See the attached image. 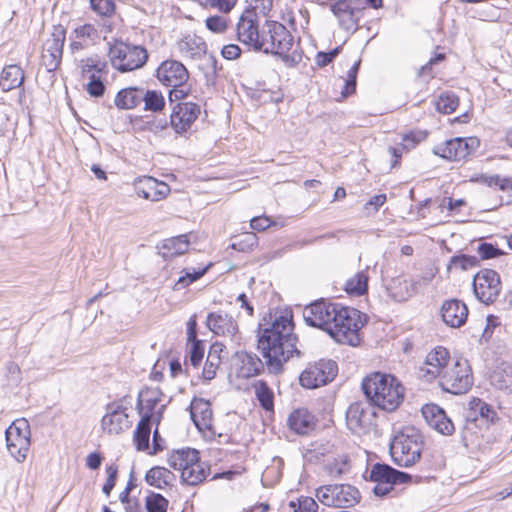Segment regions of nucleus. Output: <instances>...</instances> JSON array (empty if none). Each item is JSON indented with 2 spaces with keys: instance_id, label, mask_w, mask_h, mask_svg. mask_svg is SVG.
<instances>
[{
  "instance_id": "6ab92c4d",
  "label": "nucleus",
  "mask_w": 512,
  "mask_h": 512,
  "mask_svg": "<svg viewBox=\"0 0 512 512\" xmlns=\"http://www.w3.org/2000/svg\"><path fill=\"white\" fill-rule=\"evenodd\" d=\"M452 362L448 350L438 346L431 350L420 367L419 375L427 382L440 379L446 368Z\"/></svg>"
},
{
  "instance_id": "79ce46f5",
  "label": "nucleus",
  "mask_w": 512,
  "mask_h": 512,
  "mask_svg": "<svg viewBox=\"0 0 512 512\" xmlns=\"http://www.w3.org/2000/svg\"><path fill=\"white\" fill-rule=\"evenodd\" d=\"M490 380L491 384L497 389L512 393V366L497 367L493 371Z\"/></svg>"
},
{
  "instance_id": "412c9836",
  "label": "nucleus",
  "mask_w": 512,
  "mask_h": 512,
  "mask_svg": "<svg viewBox=\"0 0 512 512\" xmlns=\"http://www.w3.org/2000/svg\"><path fill=\"white\" fill-rule=\"evenodd\" d=\"M338 306V304L325 300L315 301L304 308L303 318L309 326L320 328L327 332Z\"/></svg>"
},
{
  "instance_id": "c85d7f7f",
  "label": "nucleus",
  "mask_w": 512,
  "mask_h": 512,
  "mask_svg": "<svg viewBox=\"0 0 512 512\" xmlns=\"http://www.w3.org/2000/svg\"><path fill=\"white\" fill-rule=\"evenodd\" d=\"M25 75L23 70L18 65L5 66L0 74V87L2 91L8 92L13 89H19L18 92V103L19 105L24 104L25 100V89L23 83Z\"/></svg>"
},
{
  "instance_id": "de8ad7c7",
  "label": "nucleus",
  "mask_w": 512,
  "mask_h": 512,
  "mask_svg": "<svg viewBox=\"0 0 512 512\" xmlns=\"http://www.w3.org/2000/svg\"><path fill=\"white\" fill-rule=\"evenodd\" d=\"M144 110L159 112L163 110L165 106V98L160 91L156 90H144Z\"/></svg>"
},
{
  "instance_id": "f3484780",
  "label": "nucleus",
  "mask_w": 512,
  "mask_h": 512,
  "mask_svg": "<svg viewBox=\"0 0 512 512\" xmlns=\"http://www.w3.org/2000/svg\"><path fill=\"white\" fill-rule=\"evenodd\" d=\"M364 7V0H338L330 5V11L342 28L355 30Z\"/></svg>"
},
{
  "instance_id": "f8f14e48",
  "label": "nucleus",
  "mask_w": 512,
  "mask_h": 512,
  "mask_svg": "<svg viewBox=\"0 0 512 512\" xmlns=\"http://www.w3.org/2000/svg\"><path fill=\"white\" fill-rule=\"evenodd\" d=\"M81 74L86 81L84 87L91 97H101L104 95L106 86L104 81L107 79V65L98 60L88 58L82 62Z\"/></svg>"
},
{
  "instance_id": "8fccbe9b",
  "label": "nucleus",
  "mask_w": 512,
  "mask_h": 512,
  "mask_svg": "<svg viewBox=\"0 0 512 512\" xmlns=\"http://www.w3.org/2000/svg\"><path fill=\"white\" fill-rule=\"evenodd\" d=\"M13 113L14 109L10 104L0 103V136L13 129L15 125Z\"/></svg>"
},
{
  "instance_id": "aec40b11",
  "label": "nucleus",
  "mask_w": 512,
  "mask_h": 512,
  "mask_svg": "<svg viewBox=\"0 0 512 512\" xmlns=\"http://www.w3.org/2000/svg\"><path fill=\"white\" fill-rule=\"evenodd\" d=\"M126 410L123 400L109 403L101 419L102 430L107 434L117 435L130 428L131 421Z\"/></svg>"
},
{
  "instance_id": "a878e982",
  "label": "nucleus",
  "mask_w": 512,
  "mask_h": 512,
  "mask_svg": "<svg viewBox=\"0 0 512 512\" xmlns=\"http://www.w3.org/2000/svg\"><path fill=\"white\" fill-rule=\"evenodd\" d=\"M422 415L427 424L442 435H452L455 427L445 411L436 404H426L422 407Z\"/></svg>"
},
{
  "instance_id": "1a4fd4ad",
  "label": "nucleus",
  "mask_w": 512,
  "mask_h": 512,
  "mask_svg": "<svg viewBox=\"0 0 512 512\" xmlns=\"http://www.w3.org/2000/svg\"><path fill=\"white\" fill-rule=\"evenodd\" d=\"M109 58L115 69L128 72L141 68L148 59V53L141 46L118 43L110 48Z\"/></svg>"
},
{
  "instance_id": "a211bd4d",
  "label": "nucleus",
  "mask_w": 512,
  "mask_h": 512,
  "mask_svg": "<svg viewBox=\"0 0 512 512\" xmlns=\"http://www.w3.org/2000/svg\"><path fill=\"white\" fill-rule=\"evenodd\" d=\"M370 479L376 483L373 491L378 496L387 495L397 483H405L409 475L399 472L386 464H375L370 471Z\"/></svg>"
},
{
  "instance_id": "4d7b16f0",
  "label": "nucleus",
  "mask_w": 512,
  "mask_h": 512,
  "mask_svg": "<svg viewBox=\"0 0 512 512\" xmlns=\"http://www.w3.org/2000/svg\"><path fill=\"white\" fill-rule=\"evenodd\" d=\"M168 500L160 494L151 493L146 497L147 512H166Z\"/></svg>"
},
{
  "instance_id": "72a5a7b5",
  "label": "nucleus",
  "mask_w": 512,
  "mask_h": 512,
  "mask_svg": "<svg viewBox=\"0 0 512 512\" xmlns=\"http://www.w3.org/2000/svg\"><path fill=\"white\" fill-rule=\"evenodd\" d=\"M143 97L144 89L139 87H127L118 91L114 99V104L118 109L131 110L142 103Z\"/></svg>"
},
{
  "instance_id": "6e6d98bb",
  "label": "nucleus",
  "mask_w": 512,
  "mask_h": 512,
  "mask_svg": "<svg viewBox=\"0 0 512 512\" xmlns=\"http://www.w3.org/2000/svg\"><path fill=\"white\" fill-rule=\"evenodd\" d=\"M471 181L481 182L489 187L498 186L501 190H508L512 188V181L510 179L500 178L497 175L487 176L482 174L478 177L472 178Z\"/></svg>"
},
{
  "instance_id": "3c124183",
  "label": "nucleus",
  "mask_w": 512,
  "mask_h": 512,
  "mask_svg": "<svg viewBox=\"0 0 512 512\" xmlns=\"http://www.w3.org/2000/svg\"><path fill=\"white\" fill-rule=\"evenodd\" d=\"M205 27L212 33L224 34L229 28V18L225 15H212L205 19Z\"/></svg>"
},
{
  "instance_id": "2f4dec72",
  "label": "nucleus",
  "mask_w": 512,
  "mask_h": 512,
  "mask_svg": "<svg viewBox=\"0 0 512 512\" xmlns=\"http://www.w3.org/2000/svg\"><path fill=\"white\" fill-rule=\"evenodd\" d=\"M177 51L184 59H200L206 53L205 41L197 35H186L176 44Z\"/></svg>"
},
{
  "instance_id": "5fc2aeb1",
  "label": "nucleus",
  "mask_w": 512,
  "mask_h": 512,
  "mask_svg": "<svg viewBox=\"0 0 512 512\" xmlns=\"http://www.w3.org/2000/svg\"><path fill=\"white\" fill-rule=\"evenodd\" d=\"M459 104L458 97L454 94H443L436 101V109L440 113L450 114L454 112Z\"/></svg>"
},
{
  "instance_id": "9b49d317",
  "label": "nucleus",
  "mask_w": 512,
  "mask_h": 512,
  "mask_svg": "<svg viewBox=\"0 0 512 512\" xmlns=\"http://www.w3.org/2000/svg\"><path fill=\"white\" fill-rule=\"evenodd\" d=\"M346 425L357 435L369 433L376 425V412L369 402H354L346 411Z\"/></svg>"
},
{
  "instance_id": "c03bdc74",
  "label": "nucleus",
  "mask_w": 512,
  "mask_h": 512,
  "mask_svg": "<svg viewBox=\"0 0 512 512\" xmlns=\"http://www.w3.org/2000/svg\"><path fill=\"white\" fill-rule=\"evenodd\" d=\"M208 267L204 268H184L182 275L177 279L173 286V290L180 291L188 287L190 284L201 278L207 271Z\"/></svg>"
},
{
  "instance_id": "6e6552de",
  "label": "nucleus",
  "mask_w": 512,
  "mask_h": 512,
  "mask_svg": "<svg viewBox=\"0 0 512 512\" xmlns=\"http://www.w3.org/2000/svg\"><path fill=\"white\" fill-rule=\"evenodd\" d=\"M6 447L18 463H22L27 458L31 445V431L29 422L24 419H16L6 429L5 432Z\"/></svg>"
},
{
  "instance_id": "c9c22d12",
  "label": "nucleus",
  "mask_w": 512,
  "mask_h": 512,
  "mask_svg": "<svg viewBox=\"0 0 512 512\" xmlns=\"http://www.w3.org/2000/svg\"><path fill=\"white\" fill-rule=\"evenodd\" d=\"M224 350V345L215 342L211 345L208 356L203 368L202 376L205 380H212L216 376V371L222 362L221 353Z\"/></svg>"
},
{
  "instance_id": "dca6fc26",
  "label": "nucleus",
  "mask_w": 512,
  "mask_h": 512,
  "mask_svg": "<svg viewBox=\"0 0 512 512\" xmlns=\"http://www.w3.org/2000/svg\"><path fill=\"white\" fill-rule=\"evenodd\" d=\"M474 294L477 299L484 303H493L501 291L499 274L491 269L480 270L473 279Z\"/></svg>"
},
{
  "instance_id": "774afa93",
  "label": "nucleus",
  "mask_w": 512,
  "mask_h": 512,
  "mask_svg": "<svg viewBox=\"0 0 512 512\" xmlns=\"http://www.w3.org/2000/svg\"><path fill=\"white\" fill-rule=\"evenodd\" d=\"M107 473V480L105 484L103 485V492L106 494V496H109L112 489L115 486L117 474H118V468L116 465H110L106 468Z\"/></svg>"
},
{
  "instance_id": "49530a36",
  "label": "nucleus",
  "mask_w": 512,
  "mask_h": 512,
  "mask_svg": "<svg viewBox=\"0 0 512 512\" xmlns=\"http://www.w3.org/2000/svg\"><path fill=\"white\" fill-rule=\"evenodd\" d=\"M150 420L142 419L137 425V428L134 432V442L136 444V448L139 451L146 450L149 447V437L151 431Z\"/></svg>"
},
{
  "instance_id": "0e129e2a",
  "label": "nucleus",
  "mask_w": 512,
  "mask_h": 512,
  "mask_svg": "<svg viewBox=\"0 0 512 512\" xmlns=\"http://www.w3.org/2000/svg\"><path fill=\"white\" fill-rule=\"evenodd\" d=\"M359 66H360V60L355 61L347 73V78L345 80V87H344V90L342 91V95L344 97L351 95L352 93L355 92L356 77H357Z\"/></svg>"
},
{
  "instance_id": "0eeeda50",
  "label": "nucleus",
  "mask_w": 512,
  "mask_h": 512,
  "mask_svg": "<svg viewBox=\"0 0 512 512\" xmlns=\"http://www.w3.org/2000/svg\"><path fill=\"white\" fill-rule=\"evenodd\" d=\"M473 384L472 370L468 360H453L439 379L440 387L452 394H464Z\"/></svg>"
},
{
  "instance_id": "603ef678",
  "label": "nucleus",
  "mask_w": 512,
  "mask_h": 512,
  "mask_svg": "<svg viewBox=\"0 0 512 512\" xmlns=\"http://www.w3.org/2000/svg\"><path fill=\"white\" fill-rule=\"evenodd\" d=\"M469 405H470V409L475 414H479L483 420H485L487 422H493V420L496 416V412L486 402L482 401L479 398H474L470 401Z\"/></svg>"
},
{
  "instance_id": "338daca9",
  "label": "nucleus",
  "mask_w": 512,
  "mask_h": 512,
  "mask_svg": "<svg viewBox=\"0 0 512 512\" xmlns=\"http://www.w3.org/2000/svg\"><path fill=\"white\" fill-rule=\"evenodd\" d=\"M92 9L102 16H110L115 10L114 0H90Z\"/></svg>"
},
{
  "instance_id": "09e8293b",
  "label": "nucleus",
  "mask_w": 512,
  "mask_h": 512,
  "mask_svg": "<svg viewBox=\"0 0 512 512\" xmlns=\"http://www.w3.org/2000/svg\"><path fill=\"white\" fill-rule=\"evenodd\" d=\"M255 395L265 410L273 409V392L263 381L254 384Z\"/></svg>"
},
{
  "instance_id": "c756f323",
  "label": "nucleus",
  "mask_w": 512,
  "mask_h": 512,
  "mask_svg": "<svg viewBox=\"0 0 512 512\" xmlns=\"http://www.w3.org/2000/svg\"><path fill=\"white\" fill-rule=\"evenodd\" d=\"M441 317L444 323L452 328L461 327L467 320L468 308L457 299L445 301L441 307Z\"/></svg>"
},
{
  "instance_id": "a19ab883",
  "label": "nucleus",
  "mask_w": 512,
  "mask_h": 512,
  "mask_svg": "<svg viewBox=\"0 0 512 512\" xmlns=\"http://www.w3.org/2000/svg\"><path fill=\"white\" fill-rule=\"evenodd\" d=\"M146 482L159 489L170 485L174 480V474L164 467H153L145 476Z\"/></svg>"
},
{
  "instance_id": "4c0bfd02",
  "label": "nucleus",
  "mask_w": 512,
  "mask_h": 512,
  "mask_svg": "<svg viewBox=\"0 0 512 512\" xmlns=\"http://www.w3.org/2000/svg\"><path fill=\"white\" fill-rule=\"evenodd\" d=\"M426 135L422 132H410L402 136V143L399 147H389V154L395 159L392 163V167L396 166L398 161L401 159L402 152L414 148L417 144L425 139Z\"/></svg>"
},
{
  "instance_id": "b1692460",
  "label": "nucleus",
  "mask_w": 512,
  "mask_h": 512,
  "mask_svg": "<svg viewBox=\"0 0 512 512\" xmlns=\"http://www.w3.org/2000/svg\"><path fill=\"white\" fill-rule=\"evenodd\" d=\"M237 39L256 50L259 45L261 32L258 29L255 16L251 11H245L236 24Z\"/></svg>"
},
{
  "instance_id": "052dcab7",
  "label": "nucleus",
  "mask_w": 512,
  "mask_h": 512,
  "mask_svg": "<svg viewBox=\"0 0 512 512\" xmlns=\"http://www.w3.org/2000/svg\"><path fill=\"white\" fill-rule=\"evenodd\" d=\"M188 344L190 345L189 348V362L190 364L197 368L204 356L205 352V346L202 341H189Z\"/></svg>"
},
{
  "instance_id": "393cba45",
  "label": "nucleus",
  "mask_w": 512,
  "mask_h": 512,
  "mask_svg": "<svg viewBox=\"0 0 512 512\" xmlns=\"http://www.w3.org/2000/svg\"><path fill=\"white\" fill-rule=\"evenodd\" d=\"M200 114V107L195 103H179L170 116V123L177 133L186 132Z\"/></svg>"
},
{
  "instance_id": "37998d69",
  "label": "nucleus",
  "mask_w": 512,
  "mask_h": 512,
  "mask_svg": "<svg viewBox=\"0 0 512 512\" xmlns=\"http://www.w3.org/2000/svg\"><path fill=\"white\" fill-rule=\"evenodd\" d=\"M368 275L364 271L351 276L345 284V291L354 296L364 295L368 290Z\"/></svg>"
},
{
  "instance_id": "864d4df0",
  "label": "nucleus",
  "mask_w": 512,
  "mask_h": 512,
  "mask_svg": "<svg viewBox=\"0 0 512 512\" xmlns=\"http://www.w3.org/2000/svg\"><path fill=\"white\" fill-rule=\"evenodd\" d=\"M326 473L331 477H339L349 469L347 458L342 456L328 461L324 467Z\"/></svg>"
},
{
  "instance_id": "ea45409f",
  "label": "nucleus",
  "mask_w": 512,
  "mask_h": 512,
  "mask_svg": "<svg viewBox=\"0 0 512 512\" xmlns=\"http://www.w3.org/2000/svg\"><path fill=\"white\" fill-rule=\"evenodd\" d=\"M189 240L186 235L169 238L163 241L161 254L164 258H172L181 255L188 250Z\"/></svg>"
},
{
  "instance_id": "e2e57ef3",
  "label": "nucleus",
  "mask_w": 512,
  "mask_h": 512,
  "mask_svg": "<svg viewBox=\"0 0 512 512\" xmlns=\"http://www.w3.org/2000/svg\"><path fill=\"white\" fill-rule=\"evenodd\" d=\"M290 507L295 512H317L318 504L311 497H300L297 501H291Z\"/></svg>"
},
{
  "instance_id": "e433bc0d",
  "label": "nucleus",
  "mask_w": 512,
  "mask_h": 512,
  "mask_svg": "<svg viewBox=\"0 0 512 512\" xmlns=\"http://www.w3.org/2000/svg\"><path fill=\"white\" fill-rule=\"evenodd\" d=\"M196 460H198V451L187 448L173 451L168 458V464L173 469L183 473L184 469L193 464V462H196Z\"/></svg>"
},
{
  "instance_id": "2eb2a0df",
  "label": "nucleus",
  "mask_w": 512,
  "mask_h": 512,
  "mask_svg": "<svg viewBox=\"0 0 512 512\" xmlns=\"http://www.w3.org/2000/svg\"><path fill=\"white\" fill-rule=\"evenodd\" d=\"M166 407L164 394L159 388H145L138 396V412L142 419L158 424Z\"/></svg>"
},
{
  "instance_id": "5701e85b",
  "label": "nucleus",
  "mask_w": 512,
  "mask_h": 512,
  "mask_svg": "<svg viewBox=\"0 0 512 512\" xmlns=\"http://www.w3.org/2000/svg\"><path fill=\"white\" fill-rule=\"evenodd\" d=\"M231 366L236 376L243 379L257 376L263 369L261 359L245 351H238L232 356Z\"/></svg>"
},
{
  "instance_id": "7c9ffc66",
  "label": "nucleus",
  "mask_w": 512,
  "mask_h": 512,
  "mask_svg": "<svg viewBox=\"0 0 512 512\" xmlns=\"http://www.w3.org/2000/svg\"><path fill=\"white\" fill-rule=\"evenodd\" d=\"M316 417L306 408L294 410L287 419L289 428L299 435H308L316 427Z\"/></svg>"
},
{
  "instance_id": "9d476101",
  "label": "nucleus",
  "mask_w": 512,
  "mask_h": 512,
  "mask_svg": "<svg viewBox=\"0 0 512 512\" xmlns=\"http://www.w3.org/2000/svg\"><path fill=\"white\" fill-rule=\"evenodd\" d=\"M315 496L325 506L346 508L357 502L359 492L348 484H329L317 488Z\"/></svg>"
},
{
  "instance_id": "20e7f679",
  "label": "nucleus",
  "mask_w": 512,
  "mask_h": 512,
  "mask_svg": "<svg viewBox=\"0 0 512 512\" xmlns=\"http://www.w3.org/2000/svg\"><path fill=\"white\" fill-rule=\"evenodd\" d=\"M421 450V436L413 429L396 434L390 443L393 461L403 467L414 465L420 459Z\"/></svg>"
},
{
  "instance_id": "ddd939ff",
  "label": "nucleus",
  "mask_w": 512,
  "mask_h": 512,
  "mask_svg": "<svg viewBox=\"0 0 512 512\" xmlns=\"http://www.w3.org/2000/svg\"><path fill=\"white\" fill-rule=\"evenodd\" d=\"M479 145L476 137L454 138L436 145L433 153L447 160L460 161L473 154Z\"/></svg>"
},
{
  "instance_id": "f03ea898",
  "label": "nucleus",
  "mask_w": 512,
  "mask_h": 512,
  "mask_svg": "<svg viewBox=\"0 0 512 512\" xmlns=\"http://www.w3.org/2000/svg\"><path fill=\"white\" fill-rule=\"evenodd\" d=\"M362 389L369 403L382 410L394 411L404 399V387L393 375L375 372L364 378Z\"/></svg>"
},
{
  "instance_id": "39448f33",
  "label": "nucleus",
  "mask_w": 512,
  "mask_h": 512,
  "mask_svg": "<svg viewBox=\"0 0 512 512\" xmlns=\"http://www.w3.org/2000/svg\"><path fill=\"white\" fill-rule=\"evenodd\" d=\"M159 82L165 86L172 87L169 92L171 101L185 98L189 89L185 86L189 79L186 67L179 61L166 60L160 64L156 71Z\"/></svg>"
},
{
  "instance_id": "473e14b6",
  "label": "nucleus",
  "mask_w": 512,
  "mask_h": 512,
  "mask_svg": "<svg viewBox=\"0 0 512 512\" xmlns=\"http://www.w3.org/2000/svg\"><path fill=\"white\" fill-rule=\"evenodd\" d=\"M386 289L392 299L401 302L408 300L416 293V283L405 276H397L389 281Z\"/></svg>"
},
{
  "instance_id": "cd10ccee",
  "label": "nucleus",
  "mask_w": 512,
  "mask_h": 512,
  "mask_svg": "<svg viewBox=\"0 0 512 512\" xmlns=\"http://www.w3.org/2000/svg\"><path fill=\"white\" fill-rule=\"evenodd\" d=\"M190 415L199 431L215 433L213 413L209 401L203 398H194L190 405Z\"/></svg>"
},
{
  "instance_id": "bf43d9fd",
  "label": "nucleus",
  "mask_w": 512,
  "mask_h": 512,
  "mask_svg": "<svg viewBox=\"0 0 512 512\" xmlns=\"http://www.w3.org/2000/svg\"><path fill=\"white\" fill-rule=\"evenodd\" d=\"M238 0H199L205 8H213L223 14H228L237 4Z\"/></svg>"
},
{
  "instance_id": "f704fd0d",
  "label": "nucleus",
  "mask_w": 512,
  "mask_h": 512,
  "mask_svg": "<svg viewBox=\"0 0 512 512\" xmlns=\"http://www.w3.org/2000/svg\"><path fill=\"white\" fill-rule=\"evenodd\" d=\"M96 34L97 30L92 24H83L76 27L70 36L71 50L75 52L87 47L90 43L93 42Z\"/></svg>"
},
{
  "instance_id": "423d86ee",
  "label": "nucleus",
  "mask_w": 512,
  "mask_h": 512,
  "mask_svg": "<svg viewBox=\"0 0 512 512\" xmlns=\"http://www.w3.org/2000/svg\"><path fill=\"white\" fill-rule=\"evenodd\" d=\"M293 38L286 27L276 21H266L263 25L259 45L256 50L265 53L284 55L290 51Z\"/></svg>"
},
{
  "instance_id": "58836bf2",
  "label": "nucleus",
  "mask_w": 512,
  "mask_h": 512,
  "mask_svg": "<svg viewBox=\"0 0 512 512\" xmlns=\"http://www.w3.org/2000/svg\"><path fill=\"white\" fill-rule=\"evenodd\" d=\"M208 474L209 468L198 459L196 462H193V464L184 469L183 473H181V479L183 483L195 486L204 481Z\"/></svg>"
},
{
  "instance_id": "13d9d810",
  "label": "nucleus",
  "mask_w": 512,
  "mask_h": 512,
  "mask_svg": "<svg viewBox=\"0 0 512 512\" xmlns=\"http://www.w3.org/2000/svg\"><path fill=\"white\" fill-rule=\"evenodd\" d=\"M248 10L253 13L254 16H268L273 8V0H246Z\"/></svg>"
},
{
  "instance_id": "4468645a",
  "label": "nucleus",
  "mask_w": 512,
  "mask_h": 512,
  "mask_svg": "<svg viewBox=\"0 0 512 512\" xmlns=\"http://www.w3.org/2000/svg\"><path fill=\"white\" fill-rule=\"evenodd\" d=\"M337 366L334 361L320 360L308 365L300 375V384L307 389L326 385L336 376Z\"/></svg>"
},
{
  "instance_id": "69168bd1",
  "label": "nucleus",
  "mask_w": 512,
  "mask_h": 512,
  "mask_svg": "<svg viewBox=\"0 0 512 512\" xmlns=\"http://www.w3.org/2000/svg\"><path fill=\"white\" fill-rule=\"evenodd\" d=\"M62 54L58 52L45 51L43 49L41 60L48 71H54L60 65Z\"/></svg>"
},
{
  "instance_id": "4be33fe9",
  "label": "nucleus",
  "mask_w": 512,
  "mask_h": 512,
  "mask_svg": "<svg viewBox=\"0 0 512 512\" xmlns=\"http://www.w3.org/2000/svg\"><path fill=\"white\" fill-rule=\"evenodd\" d=\"M206 325L214 334L230 338L236 344H240V335L237 322L227 313H210L206 319Z\"/></svg>"
},
{
  "instance_id": "680f3d73",
  "label": "nucleus",
  "mask_w": 512,
  "mask_h": 512,
  "mask_svg": "<svg viewBox=\"0 0 512 512\" xmlns=\"http://www.w3.org/2000/svg\"><path fill=\"white\" fill-rule=\"evenodd\" d=\"M258 243V238L255 233H244L237 241L233 242L232 248L239 251L251 250Z\"/></svg>"
},
{
  "instance_id": "bb28decb",
  "label": "nucleus",
  "mask_w": 512,
  "mask_h": 512,
  "mask_svg": "<svg viewBox=\"0 0 512 512\" xmlns=\"http://www.w3.org/2000/svg\"><path fill=\"white\" fill-rule=\"evenodd\" d=\"M134 188L139 197L150 201H160L170 192L169 186L150 176H143L134 183Z\"/></svg>"
},
{
  "instance_id": "a18cd8bd",
  "label": "nucleus",
  "mask_w": 512,
  "mask_h": 512,
  "mask_svg": "<svg viewBox=\"0 0 512 512\" xmlns=\"http://www.w3.org/2000/svg\"><path fill=\"white\" fill-rule=\"evenodd\" d=\"M66 39V30L63 26L53 27L51 36L45 41L43 49L45 51L63 53V46Z\"/></svg>"
},
{
  "instance_id": "7ed1b4c3",
  "label": "nucleus",
  "mask_w": 512,
  "mask_h": 512,
  "mask_svg": "<svg viewBox=\"0 0 512 512\" xmlns=\"http://www.w3.org/2000/svg\"><path fill=\"white\" fill-rule=\"evenodd\" d=\"M327 333L338 343L356 346L360 342L359 330L363 326L360 311L338 306Z\"/></svg>"
},
{
  "instance_id": "f257e3e1",
  "label": "nucleus",
  "mask_w": 512,
  "mask_h": 512,
  "mask_svg": "<svg viewBox=\"0 0 512 512\" xmlns=\"http://www.w3.org/2000/svg\"><path fill=\"white\" fill-rule=\"evenodd\" d=\"M292 318V314L287 311L275 313L269 325L259 329L258 349L271 373L281 372L283 364L294 353H298Z\"/></svg>"
}]
</instances>
